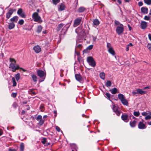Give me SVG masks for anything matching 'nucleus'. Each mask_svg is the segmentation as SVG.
Listing matches in <instances>:
<instances>
[{
  "label": "nucleus",
  "instance_id": "obj_1",
  "mask_svg": "<svg viewBox=\"0 0 151 151\" xmlns=\"http://www.w3.org/2000/svg\"><path fill=\"white\" fill-rule=\"evenodd\" d=\"M37 73L38 76L40 78V79L39 80V82L44 81L46 76L45 72L41 70H38L37 71Z\"/></svg>",
  "mask_w": 151,
  "mask_h": 151
},
{
  "label": "nucleus",
  "instance_id": "obj_2",
  "mask_svg": "<svg viewBox=\"0 0 151 151\" xmlns=\"http://www.w3.org/2000/svg\"><path fill=\"white\" fill-rule=\"evenodd\" d=\"M32 18L34 21L38 23H41L42 22V21L41 17L39 16L38 14L36 12L33 13L32 15Z\"/></svg>",
  "mask_w": 151,
  "mask_h": 151
},
{
  "label": "nucleus",
  "instance_id": "obj_3",
  "mask_svg": "<svg viewBox=\"0 0 151 151\" xmlns=\"http://www.w3.org/2000/svg\"><path fill=\"white\" fill-rule=\"evenodd\" d=\"M9 68L11 69L12 70L13 72H15L16 70L19 69H22L24 72H26V70L22 68H20L19 65H15L14 63H11L9 65Z\"/></svg>",
  "mask_w": 151,
  "mask_h": 151
},
{
  "label": "nucleus",
  "instance_id": "obj_4",
  "mask_svg": "<svg viewBox=\"0 0 151 151\" xmlns=\"http://www.w3.org/2000/svg\"><path fill=\"white\" fill-rule=\"evenodd\" d=\"M87 61L89 65L91 67H94L96 65V63L92 57L89 56L87 58Z\"/></svg>",
  "mask_w": 151,
  "mask_h": 151
},
{
  "label": "nucleus",
  "instance_id": "obj_5",
  "mask_svg": "<svg viewBox=\"0 0 151 151\" xmlns=\"http://www.w3.org/2000/svg\"><path fill=\"white\" fill-rule=\"evenodd\" d=\"M106 47L108 49V52L112 55H114L115 54V53L113 47L111 46V44L110 43L107 42Z\"/></svg>",
  "mask_w": 151,
  "mask_h": 151
},
{
  "label": "nucleus",
  "instance_id": "obj_6",
  "mask_svg": "<svg viewBox=\"0 0 151 151\" xmlns=\"http://www.w3.org/2000/svg\"><path fill=\"white\" fill-rule=\"evenodd\" d=\"M124 31V26L123 24L117 26L116 29V32L119 35L121 34Z\"/></svg>",
  "mask_w": 151,
  "mask_h": 151
},
{
  "label": "nucleus",
  "instance_id": "obj_7",
  "mask_svg": "<svg viewBox=\"0 0 151 151\" xmlns=\"http://www.w3.org/2000/svg\"><path fill=\"white\" fill-rule=\"evenodd\" d=\"M82 20V17H80L76 19L74 22L73 26L76 27L79 25L81 24Z\"/></svg>",
  "mask_w": 151,
  "mask_h": 151
},
{
  "label": "nucleus",
  "instance_id": "obj_8",
  "mask_svg": "<svg viewBox=\"0 0 151 151\" xmlns=\"http://www.w3.org/2000/svg\"><path fill=\"white\" fill-rule=\"evenodd\" d=\"M144 121L142 120L141 122H139L138 124V127L140 129H144L146 128L145 125L143 123Z\"/></svg>",
  "mask_w": 151,
  "mask_h": 151
},
{
  "label": "nucleus",
  "instance_id": "obj_9",
  "mask_svg": "<svg viewBox=\"0 0 151 151\" xmlns=\"http://www.w3.org/2000/svg\"><path fill=\"white\" fill-rule=\"evenodd\" d=\"M15 11V10L12 9H11L9 10L6 14V18H7V19H8L10 17L14 11Z\"/></svg>",
  "mask_w": 151,
  "mask_h": 151
},
{
  "label": "nucleus",
  "instance_id": "obj_10",
  "mask_svg": "<svg viewBox=\"0 0 151 151\" xmlns=\"http://www.w3.org/2000/svg\"><path fill=\"white\" fill-rule=\"evenodd\" d=\"M75 77L76 79L80 83H83V78L79 74H76L75 75Z\"/></svg>",
  "mask_w": 151,
  "mask_h": 151
},
{
  "label": "nucleus",
  "instance_id": "obj_11",
  "mask_svg": "<svg viewBox=\"0 0 151 151\" xmlns=\"http://www.w3.org/2000/svg\"><path fill=\"white\" fill-rule=\"evenodd\" d=\"M17 14L21 17L22 18H25L26 15L23 12L22 10V9H19L17 12Z\"/></svg>",
  "mask_w": 151,
  "mask_h": 151
},
{
  "label": "nucleus",
  "instance_id": "obj_12",
  "mask_svg": "<svg viewBox=\"0 0 151 151\" xmlns=\"http://www.w3.org/2000/svg\"><path fill=\"white\" fill-rule=\"evenodd\" d=\"M140 28L142 29H145L147 27V23L144 21H141L140 24Z\"/></svg>",
  "mask_w": 151,
  "mask_h": 151
},
{
  "label": "nucleus",
  "instance_id": "obj_13",
  "mask_svg": "<svg viewBox=\"0 0 151 151\" xmlns=\"http://www.w3.org/2000/svg\"><path fill=\"white\" fill-rule=\"evenodd\" d=\"M121 118L125 122H127L129 121V119H128V116L127 114H123L121 116Z\"/></svg>",
  "mask_w": 151,
  "mask_h": 151
},
{
  "label": "nucleus",
  "instance_id": "obj_14",
  "mask_svg": "<svg viewBox=\"0 0 151 151\" xmlns=\"http://www.w3.org/2000/svg\"><path fill=\"white\" fill-rule=\"evenodd\" d=\"M112 109L113 111L118 116L120 114V111L118 110L117 107H116L115 106H114L112 107Z\"/></svg>",
  "mask_w": 151,
  "mask_h": 151
},
{
  "label": "nucleus",
  "instance_id": "obj_15",
  "mask_svg": "<svg viewBox=\"0 0 151 151\" xmlns=\"http://www.w3.org/2000/svg\"><path fill=\"white\" fill-rule=\"evenodd\" d=\"M33 49L35 52L37 53L40 52L41 50V49L39 45H37L34 46L33 47Z\"/></svg>",
  "mask_w": 151,
  "mask_h": 151
},
{
  "label": "nucleus",
  "instance_id": "obj_16",
  "mask_svg": "<svg viewBox=\"0 0 151 151\" xmlns=\"http://www.w3.org/2000/svg\"><path fill=\"white\" fill-rule=\"evenodd\" d=\"M141 12L144 14H146L148 12V9L146 7H142L141 9Z\"/></svg>",
  "mask_w": 151,
  "mask_h": 151
},
{
  "label": "nucleus",
  "instance_id": "obj_17",
  "mask_svg": "<svg viewBox=\"0 0 151 151\" xmlns=\"http://www.w3.org/2000/svg\"><path fill=\"white\" fill-rule=\"evenodd\" d=\"M19 17L17 16H16L11 18L10 20L12 22H17L18 19Z\"/></svg>",
  "mask_w": 151,
  "mask_h": 151
},
{
  "label": "nucleus",
  "instance_id": "obj_18",
  "mask_svg": "<svg viewBox=\"0 0 151 151\" xmlns=\"http://www.w3.org/2000/svg\"><path fill=\"white\" fill-rule=\"evenodd\" d=\"M136 91H137V92L138 93L141 95L145 94L146 93V91H143L141 89L139 88L137 89Z\"/></svg>",
  "mask_w": 151,
  "mask_h": 151
},
{
  "label": "nucleus",
  "instance_id": "obj_19",
  "mask_svg": "<svg viewBox=\"0 0 151 151\" xmlns=\"http://www.w3.org/2000/svg\"><path fill=\"white\" fill-rule=\"evenodd\" d=\"M15 26V24L14 22H12L10 23L8 26V28L9 29H11L14 28Z\"/></svg>",
  "mask_w": 151,
  "mask_h": 151
},
{
  "label": "nucleus",
  "instance_id": "obj_20",
  "mask_svg": "<svg viewBox=\"0 0 151 151\" xmlns=\"http://www.w3.org/2000/svg\"><path fill=\"white\" fill-rule=\"evenodd\" d=\"M119 99L121 101L125 98V96L122 94L120 93L118 95Z\"/></svg>",
  "mask_w": 151,
  "mask_h": 151
},
{
  "label": "nucleus",
  "instance_id": "obj_21",
  "mask_svg": "<svg viewBox=\"0 0 151 151\" xmlns=\"http://www.w3.org/2000/svg\"><path fill=\"white\" fill-rule=\"evenodd\" d=\"M65 6L63 4H61L60 5L58 9L59 11H62L65 9Z\"/></svg>",
  "mask_w": 151,
  "mask_h": 151
},
{
  "label": "nucleus",
  "instance_id": "obj_22",
  "mask_svg": "<svg viewBox=\"0 0 151 151\" xmlns=\"http://www.w3.org/2000/svg\"><path fill=\"white\" fill-rule=\"evenodd\" d=\"M121 102L122 104H123L124 105L127 106L129 104L128 101L126 99V98L122 101Z\"/></svg>",
  "mask_w": 151,
  "mask_h": 151
},
{
  "label": "nucleus",
  "instance_id": "obj_23",
  "mask_svg": "<svg viewBox=\"0 0 151 151\" xmlns=\"http://www.w3.org/2000/svg\"><path fill=\"white\" fill-rule=\"evenodd\" d=\"M86 10V8L83 6L80 7L78 9V12L79 13L83 12Z\"/></svg>",
  "mask_w": 151,
  "mask_h": 151
},
{
  "label": "nucleus",
  "instance_id": "obj_24",
  "mask_svg": "<svg viewBox=\"0 0 151 151\" xmlns=\"http://www.w3.org/2000/svg\"><path fill=\"white\" fill-rule=\"evenodd\" d=\"M109 91L112 94H114L117 92V89L116 88H114L113 89L110 90Z\"/></svg>",
  "mask_w": 151,
  "mask_h": 151
},
{
  "label": "nucleus",
  "instance_id": "obj_25",
  "mask_svg": "<svg viewBox=\"0 0 151 151\" xmlns=\"http://www.w3.org/2000/svg\"><path fill=\"white\" fill-rule=\"evenodd\" d=\"M63 25H64V24L62 23L58 24L56 28V30L57 31H60L63 26Z\"/></svg>",
  "mask_w": 151,
  "mask_h": 151
},
{
  "label": "nucleus",
  "instance_id": "obj_26",
  "mask_svg": "<svg viewBox=\"0 0 151 151\" xmlns=\"http://www.w3.org/2000/svg\"><path fill=\"white\" fill-rule=\"evenodd\" d=\"M31 76L32 78L33 81L34 82H36L37 81V76L34 74H32L31 75Z\"/></svg>",
  "mask_w": 151,
  "mask_h": 151
},
{
  "label": "nucleus",
  "instance_id": "obj_27",
  "mask_svg": "<svg viewBox=\"0 0 151 151\" xmlns=\"http://www.w3.org/2000/svg\"><path fill=\"white\" fill-rule=\"evenodd\" d=\"M93 47V45H91L89 46L86 49V50H83V52H86V50H91Z\"/></svg>",
  "mask_w": 151,
  "mask_h": 151
},
{
  "label": "nucleus",
  "instance_id": "obj_28",
  "mask_svg": "<svg viewBox=\"0 0 151 151\" xmlns=\"http://www.w3.org/2000/svg\"><path fill=\"white\" fill-rule=\"evenodd\" d=\"M136 123V121L135 120H134L133 121H131L130 122V124L132 127H134L135 126Z\"/></svg>",
  "mask_w": 151,
  "mask_h": 151
},
{
  "label": "nucleus",
  "instance_id": "obj_29",
  "mask_svg": "<svg viewBox=\"0 0 151 151\" xmlns=\"http://www.w3.org/2000/svg\"><path fill=\"white\" fill-rule=\"evenodd\" d=\"M93 24L94 25L97 26L99 24V22L97 19H95L93 20Z\"/></svg>",
  "mask_w": 151,
  "mask_h": 151
},
{
  "label": "nucleus",
  "instance_id": "obj_30",
  "mask_svg": "<svg viewBox=\"0 0 151 151\" xmlns=\"http://www.w3.org/2000/svg\"><path fill=\"white\" fill-rule=\"evenodd\" d=\"M42 29V27L41 25H39L38 26L37 32L38 33H40L41 32Z\"/></svg>",
  "mask_w": 151,
  "mask_h": 151
},
{
  "label": "nucleus",
  "instance_id": "obj_31",
  "mask_svg": "<svg viewBox=\"0 0 151 151\" xmlns=\"http://www.w3.org/2000/svg\"><path fill=\"white\" fill-rule=\"evenodd\" d=\"M24 145L23 143H22L20 145V151H24Z\"/></svg>",
  "mask_w": 151,
  "mask_h": 151
},
{
  "label": "nucleus",
  "instance_id": "obj_32",
  "mask_svg": "<svg viewBox=\"0 0 151 151\" xmlns=\"http://www.w3.org/2000/svg\"><path fill=\"white\" fill-rule=\"evenodd\" d=\"M12 79L13 83L12 86L14 87L16 86L17 85V83L16 81L15 78L14 77H12Z\"/></svg>",
  "mask_w": 151,
  "mask_h": 151
},
{
  "label": "nucleus",
  "instance_id": "obj_33",
  "mask_svg": "<svg viewBox=\"0 0 151 151\" xmlns=\"http://www.w3.org/2000/svg\"><path fill=\"white\" fill-rule=\"evenodd\" d=\"M100 78L103 80L105 79V74L104 72L101 73L99 74Z\"/></svg>",
  "mask_w": 151,
  "mask_h": 151
},
{
  "label": "nucleus",
  "instance_id": "obj_34",
  "mask_svg": "<svg viewBox=\"0 0 151 151\" xmlns=\"http://www.w3.org/2000/svg\"><path fill=\"white\" fill-rule=\"evenodd\" d=\"M29 94L33 95H35L36 94V93L34 91L33 89H32L29 91Z\"/></svg>",
  "mask_w": 151,
  "mask_h": 151
},
{
  "label": "nucleus",
  "instance_id": "obj_35",
  "mask_svg": "<svg viewBox=\"0 0 151 151\" xmlns=\"http://www.w3.org/2000/svg\"><path fill=\"white\" fill-rule=\"evenodd\" d=\"M20 75L19 73H18L15 75V77L17 81H18L20 78Z\"/></svg>",
  "mask_w": 151,
  "mask_h": 151
},
{
  "label": "nucleus",
  "instance_id": "obj_36",
  "mask_svg": "<svg viewBox=\"0 0 151 151\" xmlns=\"http://www.w3.org/2000/svg\"><path fill=\"white\" fill-rule=\"evenodd\" d=\"M144 2L148 5L151 4V0H144Z\"/></svg>",
  "mask_w": 151,
  "mask_h": 151
},
{
  "label": "nucleus",
  "instance_id": "obj_37",
  "mask_svg": "<svg viewBox=\"0 0 151 151\" xmlns=\"http://www.w3.org/2000/svg\"><path fill=\"white\" fill-rule=\"evenodd\" d=\"M111 82L109 81H107L106 83V86L107 87H109L111 86Z\"/></svg>",
  "mask_w": 151,
  "mask_h": 151
},
{
  "label": "nucleus",
  "instance_id": "obj_38",
  "mask_svg": "<svg viewBox=\"0 0 151 151\" xmlns=\"http://www.w3.org/2000/svg\"><path fill=\"white\" fill-rule=\"evenodd\" d=\"M134 115L136 116H138L140 115V113L139 111H134L133 113Z\"/></svg>",
  "mask_w": 151,
  "mask_h": 151
},
{
  "label": "nucleus",
  "instance_id": "obj_39",
  "mask_svg": "<svg viewBox=\"0 0 151 151\" xmlns=\"http://www.w3.org/2000/svg\"><path fill=\"white\" fill-rule=\"evenodd\" d=\"M53 3L55 5H56L58 3L60 0H52Z\"/></svg>",
  "mask_w": 151,
  "mask_h": 151
},
{
  "label": "nucleus",
  "instance_id": "obj_40",
  "mask_svg": "<svg viewBox=\"0 0 151 151\" xmlns=\"http://www.w3.org/2000/svg\"><path fill=\"white\" fill-rule=\"evenodd\" d=\"M82 47V45L81 44H79L76 45L75 48H76V49L78 48L79 50H81V49Z\"/></svg>",
  "mask_w": 151,
  "mask_h": 151
},
{
  "label": "nucleus",
  "instance_id": "obj_41",
  "mask_svg": "<svg viewBox=\"0 0 151 151\" xmlns=\"http://www.w3.org/2000/svg\"><path fill=\"white\" fill-rule=\"evenodd\" d=\"M44 122V120L42 119H41L40 120L38 123V124L40 126H41L43 124Z\"/></svg>",
  "mask_w": 151,
  "mask_h": 151
},
{
  "label": "nucleus",
  "instance_id": "obj_42",
  "mask_svg": "<svg viewBox=\"0 0 151 151\" xmlns=\"http://www.w3.org/2000/svg\"><path fill=\"white\" fill-rule=\"evenodd\" d=\"M24 22V21L23 19H20L18 23L20 25H22Z\"/></svg>",
  "mask_w": 151,
  "mask_h": 151
},
{
  "label": "nucleus",
  "instance_id": "obj_43",
  "mask_svg": "<svg viewBox=\"0 0 151 151\" xmlns=\"http://www.w3.org/2000/svg\"><path fill=\"white\" fill-rule=\"evenodd\" d=\"M42 116L41 115H38L37 116L36 118V119L37 120L39 121V120H41L42 119Z\"/></svg>",
  "mask_w": 151,
  "mask_h": 151
},
{
  "label": "nucleus",
  "instance_id": "obj_44",
  "mask_svg": "<svg viewBox=\"0 0 151 151\" xmlns=\"http://www.w3.org/2000/svg\"><path fill=\"white\" fill-rule=\"evenodd\" d=\"M114 23L115 25L117 26H120L121 24H122L120 23L119 22L116 20L115 21Z\"/></svg>",
  "mask_w": 151,
  "mask_h": 151
},
{
  "label": "nucleus",
  "instance_id": "obj_45",
  "mask_svg": "<svg viewBox=\"0 0 151 151\" xmlns=\"http://www.w3.org/2000/svg\"><path fill=\"white\" fill-rule=\"evenodd\" d=\"M41 142L43 144H45L46 142V139L45 138H43L41 141Z\"/></svg>",
  "mask_w": 151,
  "mask_h": 151
},
{
  "label": "nucleus",
  "instance_id": "obj_46",
  "mask_svg": "<svg viewBox=\"0 0 151 151\" xmlns=\"http://www.w3.org/2000/svg\"><path fill=\"white\" fill-rule=\"evenodd\" d=\"M147 47L148 49L151 51V43H148Z\"/></svg>",
  "mask_w": 151,
  "mask_h": 151
},
{
  "label": "nucleus",
  "instance_id": "obj_47",
  "mask_svg": "<svg viewBox=\"0 0 151 151\" xmlns=\"http://www.w3.org/2000/svg\"><path fill=\"white\" fill-rule=\"evenodd\" d=\"M144 19L146 20H149L150 19L149 16H145L144 17Z\"/></svg>",
  "mask_w": 151,
  "mask_h": 151
},
{
  "label": "nucleus",
  "instance_id": "obj_48",
  "mask_svg": "<svg viewBox=\"0 0 151 151\" xmlns=\"http://www.w3.org/2000/svg\"><path fill=\"white\" fill-rule=\"evenodd\" d=\"M151 119V116L150 115H147L145 118L146 120L150 119Z\"/></svg>",
  "mask_w": 151,
  "mask_h": 151
},
{
  "label": "nucleus",
  "instance_id": "obj_49",
  "mask_svg": "<svg viewBox=\"0 0 151 151\" xmlns=\"http://www.w3.org/2000/svg\"><path fill=\"white\" fill-rule=\"evenodd\" d=\"M106 95L107 98L110 100V94L109 93H106Z\"/></svg>",
  "mask_w": 151,
  "mask_h": 151
},
{
  "label": "nucleus",
  "instance_id": "obj_50",
  "mask_svg": "<svg viewBox=\"0 0 151 151\" xmlns=\"http://www.w3.org/2000/svg\"><path fill=\"white\" fill-rule=\"evenodd\" d=\"M12 106L14 108H15L18 105L17 103L14 102Z\"/></svg>",
  "mask_w": 151,
  "mask_h": 151
},
{
  "label": "nucleus",
  "instance_id": "obj_51",
  "mask_svg": "<svg viewBox=\"0 0 151 151\" xmlns=\"http://www.w3.org/2000/svg\"><path fill=\"white\" fill-rule=\"evenodd\" d=\"M10 61L11 63L14 62V63H16V61L13 58H10Z\"/></svg>",
  "mask_w": 151,
  "mask_h": 151
},
{
  "label": "nucleus",
  "instance_id": "obj_52",
  "mask_svg": "<svg viewBox=\"0 0 151 151\" xmlns=\"http://www.w3.org/2000/svg\"><path fill=\"white\" fill-rule=\"evenodd\" d=\"M17 94L16 93H13L11 94V96L14 98H15L17 96Z\"/></svg>",
  "mask_w": 151,
  "mask_h": 151
},
{
  "label": "nucleus",
  "instance_id": "obj_53",
  "mask_svg": "<svg viewBox=\"0 0 151 151\" xmlns=\"http://www.w3.org/2000/svg\"><path fill=\"white\" fill-rule=\"evenodd\" d=\"M143 5V3L141 2V1H140V2H139L138 3V5L139 6H142Z\"/></svg>",
  "mask_w": 151,
  "mask_h": 151
},
{
  "label": "nucleus",
  "instance_id": "obj_54",
  "mask_svg": "<svg viewBox=\"0 0 151 151\" xmlns=\"http://www.w3.org/2000/svg\"><path fill=\"white\" fill-rule=\"evenodd\" d=\"M78 50L77 49H76V48L75 49V53L76 54V55H79V52L77 51Z\"/></svg>",
  "mask_w": 151,
  "mask_h": 151
},
{
  "label": "nucleus",
  "instance_id": "obj_55",
  "mask_svg": "<svg viewBox=\"0 0 151 151\" xmlns=\"http://www.w3.org/2000/svg\"><path fill=\"white\" fill-rule=\"evenodd\" d=\"M147 113L146 112H143L142 113V115L143 116H147Z\"/></svg>",
  "mask_w": 151,
  "mask_h": 151
},
{
  "label": "nucleus",
  "instance_id": "obj_56",
  "mask_svg": "<svg viewBox=\"0 0 151 151\" xmlns=\"http://www.w3.org/2000/svg\"><path fill=\"white\" fill-rule=\"evenodd\" d=\"M56 129L58 132H59L60 130V128L58 126L56 127Z\"/></svg>",
  "mask_w": 151,
  "mask_h": 151
},
{
  "label": "nucleus",
  "instance_id": "obj_57",
  "mask_svg": "<svg viewBox=\"0 0 151 151\" xmlns=\"http://www.w3.org/2000/svg\"><path fill=\"white\" fill-rule=\"evenodd\" d=\"M148 37L149 39L151 41V34H149Z\"/></svg>",
  "mask_w": 151,
  "mask_h": 151
},
{
  "label": "nucleus",
  "instance_id": "obj_58",
  "mask_svg": "<svg viewBox=\"0 0 151 151\" xmlns=\"http://www.w3.org/2000/svg\"><path fill=\"white\" fill-rule=\"evenodd\" d=\"M93 42L96 41V39H97L96 37H93Z\"/></svg>",
  "mask_w": 151,
  "mask_h": 151
},
{
  "label": "nucleus",
  "instance_id": "obj_59",
  "mask_svg": "<svg viewBox=\"0 0 151 151\" xmlns=\"http://www.w3.org/2000/svg\"><path fill=\"white\" fill-rule=\"evenodd\" d=\"M132 94H133V95H134L137 93H138L137 92V91L136 92L134 91H132Z\"/></svg>",
  "mask_w": 151,
  "mask_h": 151
},
{
  "label": "nucleus",
  "instance_id": "obj_60",
  "mask_svg": "<svg viewBox=\"0 0 151 151\" xmlns=\"http://www.w3.org/2000/svg\"><path fill=\"white\" fill-rule=\"evenodd\" d=\"M149 16L150 19H151V9L150 11V13L149 14Z\"/></svg>",
  "mask_w": 151,
  "mask_h": 151
},
{
  "label": "nucleus",
  "instance_id": "obj_61",
  "mask_svg": "<svg viewBox=\"0 0 151 151\" xmlns=\"http://www.w3.org/2000/svg\"><path fill=\"white\" fill-rule=\"evenodd\" d=\"M79 28H78L76 30V32L77 34H78V32H79Z\"/></svg>",
  "mask_w": 151,
  "mask_h": 151
},
{
  "label": "nucleus",
  "instance_id": "obj_62",
  "mask_svg": "<svg viewBox=\"0 0 151 151\" xmlns=\"http://www.w3.org/2000/svg\"><path fill=\"white\" fill-rule=\"evenodd\" d=\"M129 46L127 45V46L126 48V51H128L129 50Z\"/></svg>",
  "mask_w": 151,
  "mask_h": 151
},
{
  "label": "nucleus",
  "instance_id": "obj_63",
  "mask_svg": "<svg viewBox=\"0 0 151 151\" xmlns=\"http://www.w3.org/2000/svg\"><path fill=\"white\" fill-rule=\"evenodd\" d=\"M9 151H16L14 149H9Z\"/></svg>",
  "mask_w": 151,
  "mask_h": 151
},
{
  "label": "nucleus",
  "instance_id": "obj_64",
  "mask_svg": "<svg viewBox=\"0 0 151 151\" xmlns=\"http://www.w3.org/2000/svg\"><path fill=\"white\" fill-rule=\"evenodd\" d=\"M3 134L2 131L0 129V136L2 135Z\"/></svg>",
  "mask_w": 151,
  "mask_h": 151
}]
</instances>
